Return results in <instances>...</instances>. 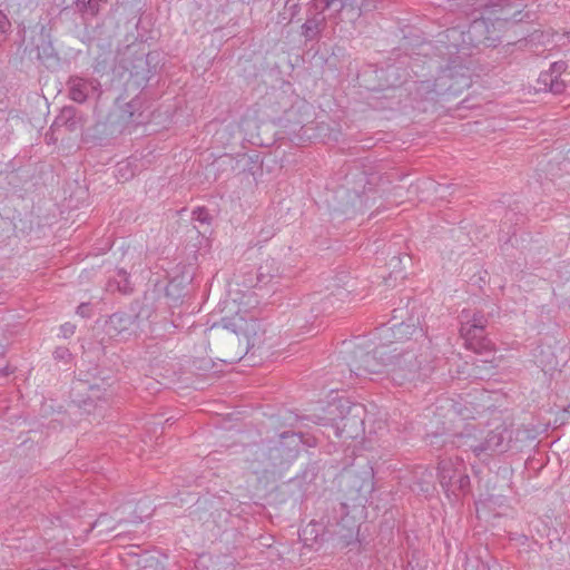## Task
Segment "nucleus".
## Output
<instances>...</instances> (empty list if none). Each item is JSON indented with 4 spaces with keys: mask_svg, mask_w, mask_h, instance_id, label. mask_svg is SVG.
<instances>
[{
    "mask_svg": "<svg viewBox=\"0 0 570 570\" xmlns=\"http://www.w3.org/2000/svg\"><path fill=\"white\" fill-rule=\"evenodd\" d=\"M265 331L262 323L254 316L247 317L239 312L224 317L207 332L209 350L225 363H236L250 348L258 346L264 340Z\"/></svg>",
    "mask_w": 570,
    "mask_h": 570,
    "instance_id": "1",
    "label": "nucleus"
},
{
    "mask_svg": "<svg viewBox=\"0 0 570 570\" xmlns=\"http://www.w3.org/2000/svg\"><path fill=\"white\" fill-rule=\"evenodd\" d=\"M395 352L396 346L393 344L380 345L372 351L356 346L352 351L351 361L348 362L350 372L356 377L387 372L389 360L392 358V353Z\"/></svg>",
    "mask_w": 570,
    "mask_h": 570,
    "instance_id": "2",
    "label": "nucleus"
},
{
    "mask_svg": "<svg viewBox=\"0 0 570 570\" xmlns=\"http://www.w3.org/2000/svg\"><path fill=\"white\" fill-rule=\"evenodd\" d=\"M302 434L293 431H285L277 441H271L266 446V453L271 459L269 470H273V476L279 475L297 458Z\"/></svg>",
    "mask_w": 570,
    "mask_h": 570,
    "instance_id": "3",
    "label": "nucleus"
},
{
    "mask_svg": "<svg viewBox=\"0 0 570 570\" xmlns=\"http://www.w3.org/2000/svg\"><path fill=\"white\" fill-rule=\"evenodd\" d=\"M422 355L415 350H400L396 346V352L392 353V358L389 360L387 374L391 380L397 384L403 385L407 382L414 381L420 375L423 362Z\"/></svg>",
    "mask_w": 570,
    "mask_h": 570,
    "instance_id": "4",
    "label": "nucleus"
},
{
    "mask_svg": "<svg viewBox=\"0 0 570 570\" xmlns=\"http://www.w3.org/2000/svg\"><path fill=\"white\" fill-rule=\"evenodd\" d=\"M438 474L440 484L446 494H465L470 491V476L462 460L443 459L439 462Z\"/></svg>",
    "mask_w": 570,
    "mask_h": 570,
    "instance_id": "5",
    "label": "nucleus"
},
{
    "mask_svg": "<svg viewBox=\"0 0 570 570\" xmlns=\"http://www.w3.org/2000/svg\"><path fill=\"white\" fill-rule=\"evenodd\" d=\"M510 441L511 431L507 425L500 424L491 430L483 441L469 444V449L476 456L488 452H505L509 449Z\"/></svg>",
    "mask_w": 570,
    "mask_h": 570,
    "instance_id": "6",
    "label": "nucleus"
},
{
    "mask_svg": "<svg viewBox=\"0 0 570 570\" xmlns=\"http://www.w3.org/2000/svg\"><path fill=\"white\" fill-rule=\"evenodd\" d=\"M460 335L464 340L466 348L478 353H492L493 344L487 337L485 330L481 325H463L460 327Z\"/></svg>",
    "mask_w": 570,
    "mask_h": 570,
    "instance_id": "7",
    "label": "nucleus"
},
{
    "mask_svg": "<svg viewBox=\"0 0 570 570\" xmlns=\"http://www.w3.org/2000/svg\"><path fill=\"white\" fill-rule=\"evenodd\" d=\"M540 79L547 85L549 81V90L553 94H561L570 81V72L567 71L563 61L554 62L549 72L541 73Z\"/></svg>",
    "mask_w": 570,
    "mask_h": 570,
    "instance_id": "8",
    "label": "nucleus"
},
{
    "mask_svg": "<svg viewBox=\"0 0 570 570\" xmlns=\"http://www.w3.org/2000/svg\"><path fill=\"white\" fill-rule=\"evenodd\" d=\"M364 409L361 404H352L347 406V412L341 417L338 429L342 433H346L348 438H354L363 424L362 414Z\"/></svg>",
    "mask_w": 570,
    "mask_h": 570,
    "instance_id": "9",
    "label": "nucleus"
},
{
    "mask_svg": "<svg viewBox=\"0 0 570 570\" xmlns=\"http://www.w3.org/2000/svg\"><path fill=\"white\" fill-rule=\"evenodd\" d=\"M135 315L125 312H117L109 316V320L106 322L105 328L109 336H118L120 334L129 332L132 325L135 324Z\"/></svg>",
    "mask_w": 570,
    "mask_h": 570,
    "instance_id": "10",
    "label": "nucleus"
},
{
    "mask_svg": "<svg viewBox=\"0 0 570 570\" xmlns=\"http://www.w3.org/2000/svg\"><path fill=\"white\" fill-rule=\"evenodd\" d=\"M268 463H271V459L266 453L265 444H263L255 450L253 459L249 461V469L256 475H262L264 478H268V475L273 476V470H269L267 466Z\"/></svg>",
    "mask_w": 570,
    "mask_h": 570,
    "instance_id": "11",
    "label": "nucleus"
},
{
    "mask_svg": "<svg viewBox=\"0 0 570 570\" xmlns=\"http://www.w3.org/2000/svg\"><path fill=\"white\" fill-rule=\"evenodd\" d=\"M468 367L466 377L475 380H487L494 374V364L491 360H473L471 364L465 363Z\"/></svg>",
    "mask_w": 570,
    "mask_h": 570,
    "instance_id": "12",
    "label": "nucleus"
},
{
    "mask_svg": "<svg viewBox=\"0 0 570 570\" xmlns=\"http://www.w3.org/2000/svg\"><path fill=\"white\" fill-rule=\"evenodd\" d=\"M340 510L342 514H344L340 522H336V529L334 530L335 534H338L342 539L351 540L354 538V534L357 531L355 522L352 518L348 517L347 504L340 502Z\"/></svg>",
    "mask_w": 570,
    "mask_h": 570,
    "instance_id": "13",
    "label": "nucleus"
},
{
    "mask_svg": "<svg viewBox=\"0 0 570 570\" xmlns=\"http://www.w3.org/2000/svg\"><path fill=\"white\" fill-rule=\"evenodd\" d=\"M277 277H279V268L274 259L268 258L259 265L255 281H257L259 287H263Z\"/></svg>",
    "mask_w": 570,
    "mask_h": 570,
    "instance_id": "14",
    "label": "nucleus"
},
{
    "mask_svg": "<svg viewBox=\"0 0 570 570\" xmlns=\"http://www.w3.org/2000/svg\"><path fill=\"white\" fill-rule=\"evenodd\" d=\"M8 187L12 191H19L26 188V185L31 179L30 170L26 167H20L16 170H11L6 175Z\"/></svg>",
    "mask_w": 570,
    "mask_h": 570,
    "instance_id": "15",
    "label": "nucleus"
},
{
    "mask_svg": "<svg viewBox=\"0 0 570 570\" xmlns=\"http://www.w3.org/2000/svg\"><path fill=\"white\" fill-rule=\"evenodd\" d=\"M153 153V150H148V146L142 148L141 150L135 151V154L129 157L130 160L128 163L118 164V171L121 173L124 169H127L131 164H135L136 169L149 165L151 163L149 156H151Z\"/></svg>",
    "mask_w": 570,
    "mask_h": 570,
    "instance_id": "16",
    "label": "nucleus"
},
{
    "mask_svg": "<svg viewBox=\"0 0 570 570\" xmlns=\"http://www.w3.org/2000/svg\"><path fill=\"white\" fill-rule=\"evenodd\" d=\"M108 291H118L122 294H129L132 292V286L129 281V276L126 271L119 269L117 272V277L110 279L107 284Z\"/></svg>",
    "mask_w": 570,
    "mask_h": 570,
    "instance_id": "17",
    "label": "nucleus"
},
{
    "mask_svg": "<svg viewBox=\"0 0 570 570\" xmlns=\"http://www.w3.org/2000/svg\"><path fill=\"white\" fill-rule=\"evenodd\" d=\"M460 318L463 325H481L483 330H485L488 324V318L481 312L471 314L469 311H462Z\"/></svg>",
    "mask_w": 570,
    "mask_h": 570,
    "instance_id": "18",
    "label": "nucleus"
},
{
    "mask_svg": "<svg viewBox=\"0 0 570 570\" xmlns=\"http://www.w3.org/2000/svg\"><path fill=\"white\" fill-rule=\"evenodd\" d=\"M87 87L88 85L82 80L73 81L70 89L71 99L78 102H82L87 97Z\"/></svg>",
    "mask_w": 570,
    "mask_h": 570,
    "instance_id": "19",
    "label": "nucleus"
},
{
    "mask_svg": "<svg viewBox=\"0 0 570 570\" xmlns=\"http://www.w3.org/2000/svg\"><path fill=\"white\" fill-rule=\"evenodd\" d=\"M193 220H196L200 224L210 225L213 220V216L209 214L208 209L205 207H197L191 213Z\"/></svg>",
    "mask_w": 570,
    "mask_h": 570,
    "instance_id": "20",
    "label": "nucleus"
},
{
    "mask_svg": "<svg viewBox=\"0 0 570 570\" xmlns=\"http://www.w3.org/2000/svg\"><path fill=\"white\" fill-rule=\"evenodd\" d=\"M76 326L71 323H65L60 326V332L65 338H68L75 334Z\"/></svg>",
    "mask_w": 570,
    "mask_h": 570,
    "instance_id": "21",
    "label": "nucleus"
},
{
    "mask_svg": "<svg viewBox=\"0 0 570 570\" xmlns=\"http://www.w3.org/2000/svg\"><path fill=\"white\" fill-rule=\"evenodd\" d=\"M358 491L361 492V495L364 499H366V494H370L373 491V481L372 480L364 481L360 485Z\"/></svg>",
    "mask_w": 570,
    "mask_h": 570,
    "instance_id": "22",
    "label": "nucleus"
},
{
    "mask_svg": "<svg viewBox=\"0 0 570 570\" xmlns=\"http://www.w3.org/2000/svg\"><path fill=\"white\" fill-rule=\"evenodd\" d=\"M242 285L244 287H248V288L259 286L257 284V281L254 282V277H253V273L252 272H249L248 274L245 275L244 281L242 282Z\"/></svg>",
    "mask_w": 570,
    "mask_h": 570,
    "instance_id": "23",
    "label": "nucleus"
},
{
    "mask_svg": "<svg viewBox=\"0 0 570 570\" xmlns=\"http://www.w3.org/2000/svg\"><path fill=\"white\" fill-rule=\"evenodd\" d=\"M77 314L82 317H89L90 316V304L89 303H81L77 307Z\"/></svg>",
    "mask_w": 570,
    "mask_h": 570,
    "instance_id": "24",
    "label": "nucleus"
},
{
    "mask_svg": "<svg viewBox=\"0 0 570 570\" xmlns=\"http://www.w3.org/2000/svg\"><path fill=\"white\" fill-rule=\"evenodd\" d=\"M53 356L57 360H63L67 356H70L69 350L66 347H57L53 352Z\"/></svg>",
    "mask_w": 570,
    "mask_h": 570,
    "instance_id": "25",
    "label": "nucleus"
},
{
    "mask_svg": "<svg viewBox=\"0 0 570 570\" xmlns=\"http://www.w3.org/2000/svg\"><path fill=\"white\" fill-rule=\"evenodd\" d=\"M90 390H91V392H92V395L88 396V399H86V400H79L78 402H79V405H80V406H82V405H83V406L86 407L87 405H89V404H91V403L94 402L95 397H98V396L95 394L96 390H95L94 387H90Z\"/></svg>",
    "mask_w": 570,
    "mask_h": 570,
    "instance_id": "26",
    "label": "nucleus"
},
{
    "mask_svg": "<svg viewBox=\"0 0 570 570\" xmlns=\"http://www.w3.org/2000/svg\"><path fill=\"white\" fill-rule=\"evenodd\" d=\"M316 524H308L305 529H303V534L306 535L309 533L311 535L315 532Z\"/></svg>",
    "mask_w": 570,
    "mask_h": 570,
    "instance_id": "27",
    "label": "nucleus"
},
{
    "mask_svg": "<svg viewBox=\"0 0 570 570\" xmlns=\"http://www.w3.org/2000/svg\"><path fill=\"white\" fill-rule=\"evenodd\" d=\"M394 327H396L400 333H402L403 327H405L406 330L412 328L413 331H415V328L413 326L405 325L404 323H400L397 325H394Z\"/></svg>",
    "mask_w": 570,
    "mask_h": 570,
    "instance_id": "28",
    "label": "nucleus"
},
{
    "mask_svg": "<svg viewBox=\"0 0 570 570\" xmlns=\"http://www.w3.org/2000/svg\"><path fill=\"white\" fill-rule=\"evenodd\" d=\"M375 179L386 180L387 183L390 181V180H389V177H383V176H372L367 183H368L370 185H372V184L374 183V180H375Z\"/></svg>",
    "mask_w": 570,
    "mask_h": 570,
    "instance_id": "29",
    "label": "nucleus"
},
{
    "mask_svg": "<svg viewBox=\"0 0 570 570\" xmlns=\"http://www.w3.org/2000/svg\"><path fill=\"white\" fill-rule=\"evenodd\" d=\"M362 203L363 200L362 199H353L352 200V207H356V205L358 204L360 206H362Z\"/></svg>",
    "mask_w": 570,
    "mask_h": 570,
    "instance_id": "30",
    "label": "nucleus"
},
{
    "mask_svg": "<svg viewBox=\"0 0 570 570\" xmlns=\"http://www.w3.org/2000/svg\"><path fill=\"white\" fill-rule=\"evenodd\" d=\"M8 375V372L4 371V368H0V377H6Z\"/></svg>",
    "mask_w": 570,
    "mask_h": 570,
    "instance_id": "31",
    "label": "nucleus"
},
{
    "mask_svg": "<svg viewBox=\"0 0 570 570\" xmlns=\"http://www.w3.org/2000/svg\"><path fill=\"white\" fill-rule=\"evenodd\" d=\"M393 178H397V179H399L400 177H399V175H397V174H392V179H393Z\"/></svg>",
    "mask_w": 570,
    "mask_h": 570,
    "instance_id": "32",
    "label": "nucleus"
}]
</instances>
